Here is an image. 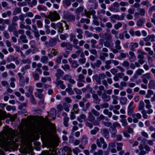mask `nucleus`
<instances>
[{
    "label": "nucleus",
    "mask_w": 155,
    "mask_h": 155,
    "mask_svg": "<svg viewBox=\"0 0 155 155\" xmlns=\"http://www.w3.org/2000/svg\"><path fill=\"white\" fill-rule=\"evenodd\" d=\"M132 117L133 118V121L134 123H137L138 122V119L141 118V116L139 113H134L132 114Z\"/></svg>",
    "instance_id": "obj_6"
},
{
    "label": "nucleus",
    "mask_w": 155,
    "mask_h": 155,
    "mask_svg": "<svg viewBox=\"0 0 155 155\" xmlns=\"http://www.w3.org/2000/svg\"><path fill=\"white\" fill-rule=\"evenodd\" d=\"M19 85L21 87H23L24 86L25 84V81L24 77L19 79Z\"/></svg>",
    "instance_id": "obj_62"
},
{
    "label": "nucleus",
    "mask_w": 155,
    "mask_h": 155,
    "mask_svg": "<svg viewBox=\"0 0 155 155\" xmlns=\"http://www.w3.org/2000/svg\"><path fill=\"white\" fill-rule=\"evenodd\" d=\"M139 14L141 16H144L145 14V10L144 8H139L137 9Z\"/></svg>",
    "instance_id": "obj_44"
},
{
    "label": "nucleus",
    "mask_w": 155,
    "mask_h": 155,
    "mask_svg": "<svg viewBox=\"0 0 155 155\" xmlns=\"http://www.w3.org/2000/svg\"><path fill=\"white\" fill-rule=\"evenodd\" d=\"M101 98L104 101L107 102L110 101V97L105 93H104L101 95Z\"/></svg>",
    "instance_id": "obj_19"
},
{
    "label": "nucleus",
    "mask_w": 155,
    "mask_h": 155,
    "mask_svg": "<svg viewBox=\"0 0 155 155\" xmlns=\"http://www.w3.org/2000/svg\"><path fill=\"white\" fill-rule=\"evenodd\" d=\"M84 7H79L75 11V12L76 14L78 15L79 13L82 12L84 10Z\"/></svg>",
    "instance_id": "obj_60"
},
{
    "label": "nucleus",
    "mask_w": 155,
    "mask_h": 155,
    "mask_svg": "<svg viewBox=\"0 0 155 155\" xmlns=\"http://www.w3.org/2000/svg\"><path fill=\"white\" fill-rule=\"evenodd\" d=\"M76 31L78 33L77 37L78 39H81L83 38L82 34L83 32L80 29L77 28L76 29Z\"/></svg>",
    "instance_id": "obj_22"
},
{
    "label": "nucleus",
    "mask_w": 155,
    "mask_h": 155,
    "mask_svg": "<svg viewBox=\"0 0 155 155\" xmlns=\"http://www.w3.org/2000/svg\"><path fill=\"white\" fill-rule=\"evenodd\" d=\"M35 95L36 97H38L40 99L44 98V97L42 94L35 93Z\"/></svg>",
    "instance_id": "obj_61"
},
{
    "label": "nucleus",
    "mask_w": 155,
    "mask_h": 155,
    "mask_svg": "<svg viewBox=\"0 0 155 155\" xmlns=\"http://www.w3.org/2000/svg\"><path fill=\"white\" fill-rule=\"evenodd\" d=\"M94 78L96 82H97L98 84H101V79L98 76L95 75L94 77Z\"/></svg>",
    "instance_id": "obj_59"
},
{
    "label": "nucleus",
    "mask_w": 155,
    "mask_h": 155,
    "mask_svg": "<svg viewBox=\"0 0 155 155\" xmlns=\"http://www.w3.org/2000/svg\"><path fill=\"white\" fill-rule=\"evenodd\" d=\"M21 12V9L19 8H15L13 13V15H15Z\"/></svg>",
    "instance_id": "obj_43"
},
{
    "label": "nucleus",
    "mask_w": 155,
    "mask_h": 155,
    "mask_svg": "<svg viewBox=\"0 0 155 155\" xmlns=\"http://www.w3.org/2000/svg\"><path fill=\"white\" fill-rule=\"evenodd\" d=\"M55 84L57 85H60V87L62 89H64L65 88L66 86L64 84V82L60 80H57L54 82Z\"/></svg>",
    "instance_id": "obj_11"
},
{
    "label": "nucleus",
    "mask_w": 155,
    "mask_h": 155,
    "mask_svg": "<svg viewBox=\"0 0 155 155\" xmlns=\"http://www.w3.org/2000/svg\"><path fill=\"white\" fill-rule=\"evenodd\" d=\"M138 46V44L136 42L131 43L129 46V48L131 50H134L135 48H137Z\"/></svg>",
    "instance_id": "obj_25"
},
{
    "label": "nucleus",
    "mask_w": 155,
    "mask_h": 155,
    "mask_svg": "<svg viewBox=\"0 0 155 155\" xmlns=\"http://www.w3.org/2000/svg\"><path fill=\"white\" fill-rule=\"evenodd\" d=\"M144 102L146 104L145 107L146 108H150L152 106L150 104V102L149 100L145 99Z\"/></svg>",
    "instance_id": "obj_37"
},
{
    "label": "nucleus",
    "mask_w": 155,
    "mask_h": 155,
    "mask_svg": "<svg viewBox=\"0 0 155 155\" xmlns=\"http://www.w3.org/2000/svg\"><path fill=\"white\" fill-rule=\"evenodd\" d=\"M87 137L85 136H83L82 140L81 143L85 145L87 143Z\"/></svg>",
    "instance_id": "obj_49"
},
{
    "label": "nucleus",
    "mask_w": 155,
    "mask_h": 155,
    "mask_svg": "<svg viewBox=\"0 0 155 155\" xmlns=\"http://www.w3.org/2000/svg\"><path fill=\"white\" fill-rule=\"evenodd\" d=\"M64 17L68 21L70 22L74 21L75 19L74 16L71 14L64 15Z\"/></svg>",
    "instance_id": "obj_5"
},
{
    "label": "nucleus",
    "mask_w": 155,
    "mask_h": 155,
    "mask_svg": "<svg viewBox=\"0 0 155 155\" xmlns=\"http://www.w3.org/2000/svg\"><path fill=\"white\" fill-rule=\"evenodd\" d=\"M16 58L13 55H10L7 58L6 60L8 62H10L11 61H15Z\"/></svg>",
    "instance_id": "obj_53"
},
{
    "label": "nucleus",
    "mask_w": 155,
    "mask_h": 155,
    "mask_svg": "<svg viewBox=\"0 0 155 155\" xmlns=\"http://www.w3.org/2000/svg\"><path fill=\"white\" fill-rule=\"evenodd\" d=\"M49 18L52 21H54L60 18L59 15L56 12H54L50 13L49 16Z\"/></svg>",
    "instance_id": "obj_3"
},
{
    "label": "nucleus",
    "mask_w": 155,
    "mask_h": 155,
    "mask_svg": "<svg viewBox=\"0 0 155 155\" xmlns=\"http://www.w3.org/2000/svg\"><path fill=\"white\" fill-rule=\"evenodd\" d=\"M137 52L138 54L137 58L138 62L141 64H143L145 62V58L144 55L146 54V53L142 51L140 49H138Z\"/></svg>",
    "instance_id": "obj_2"
},
{
    "label": "nucleus",
    "mask_w": 155,
    "mask_h": 155,
    "mask_svg": "<svg viewBox=\"0 0 155 155\" xmlns=\"http://www.w3.org/2000/svg\"><path fill=\"white\" fill-rule=\"evenodd\" d=\"M6 68L8 69H10L11 68L13 69H14L15 68L16 66L14 64L11 63L8 64L6 66Z\"/></svg>",
    "instance_id": "obj_54"
},
{
    "label": "nucleus",
    "mask_w": 155,
    "mask_h": 155,
    "mask_svg": "<svg viewBox=\"0 0 155 155\" xmlns=\"http://www.w3.org/2000/svg\"><path fill=\"white\" fill-rule=\"evenodd\" d=\"M104 87L102 85L98 87V90L97 91V94L99 96L101 95L102 93V91L104 90Z\"/></svg>",
    "instance_id": "obj_30"
},
{
    "label": "nucleus",
    "mask_w": 155,
    "mask_h": 155,
    "mask_svg": "<svg viewBox=\"0 0 155 155\" xmlns=\"http://www.w3.org/2000/svg\"><path fill=\"white\" fill-rule=\"evenodd\" d=\"M105 118V117L103 114H101L100 116L97 117V121H95L93 123V124L94 126H99V123L98 122L101 121V120H104Z\"/></svg>",
    "instance_id": "obj_7"
},
{
    "label": "nucleus",
    "mask_w": 155,
    "mask_h": 155,
    "mask_svg": "<svg viewBox=\"0 0 155 155\" xmlns=\"http://www.w3.org/2000/svg\"><path fill=\"white\" fill-rule=\"evenodd\" d=\"M111 97L113 99L112 104H117L118 103V101L117 100V97L114 95H112Z\"/></svg>",
    "instance_id": "obj_56"
},
{
    "label": "nucleus",
    "mask_w": 155,
    "mask_h": 155,
    "mask_svg": "<svg viewBox=\"0 0 155 155\" xmlns=\"http://www.w3.org/2000/svg\"><path fill=\"white\" fill-rule=\"evenodd\" d=\"M10 24L9 20L8 19H4L2 18H0V24L3 25L5 24Z\"/></svg>",
    "instance_id": "obj_29"
},
{
    "label": "nucleus",
    "mask_w": 155,
    "mask_h": 155,
    "mask_svg": "<svg viewBox=\"0 0 155 155\" xmlns=\"http://www.w3.org/2000/svg\"><path fill=\"white\" fill-rule=\"evenodd\" d=\"M144 103L143 101H140L139 105L138 107V109L139 110H145L144 109Z\"/></svg>",
    "instance_id": "obj_26"
},
{
    "label": "nucleus",
    "mask_w": 155,
    "mask_h": 155,
    "mask_svg": "<svg viewBox=\"0 0 155 155\" xmlns=\"http://www.w3.org/2000/svg\"><path fill=\"white\" fill-rule=\"evenodd\" d=\"M26 36L24 35H21L19 37V40L22 42L24 43H27L28 42V40L26 39Z\"/></svg>",
    "instance_id": "obj_35"
},
{
    "label": "nucleus",
    "mask_w": 155,
    "mask_h": 155,
    "mask_svg": "<svg viewBox=\"0 0 155 155\" xmlns=\"http://www.w3.org/2000/svg\"><path fill=\"white\" fill-rule=\"evenodd\" d=\"M104 36L105 40L112 41V36L111 34L109 32H106L104 34Z\"/></svg>",
    "instance_id": "obj_14"
},
{
    "label": "nucleus",
    "mask_w": 155,
    "mask_h": 155,
    "mask_svg": "<svg viewBox=\"0 0 155 155\" xmlns=\"http://www.w3.org/2000/svg\"><path fill=\"white\" fill-rule=\"evenodd\" d=\"M144 71L141 68H138L136 71V73L138 75H140L144 73Z\"/></svg>",
    "instance_id": "obj_63"
},
{
    "label": "nucleus",
    "mask_w": 155,
    "mask_h": 155,
    "mask_svg": "<svg viewBox=\"0 0 155 155\" xmlns=\"http://www.w3.org/2000/svg\"><path fill=\"white\" fill-rule=\"evenodd\" d=\"M138 148L139 150V155H145L147 153V152H146L143 150V147L140 145L138 147Z\"/></svg>",
    "instance_id": "obj_21"
},
{
    "label": "nucleus",
    "mask_w": 155,
    "mask_h": 155,
    "mask_svg": "<svg viewBox=\"0 0 155 155\" xmlns=\"http://www.w3.org/2000/svg\"><path fill=\"white\" fill-rule=\"evenodd\" d=\"M120 41L118 40H117L115 42V48L116 49L118 50H120L121 49V46L120 45Z\"/></svg>",
    "instance_id": "obj_36"
},
{
    "label": "nucleus",
    "mask_w": 155,
    "mask_h": 155,
    "mask_svg": "<svg viewBox=\"0 0 155 155\" xmlns=\"http://www.w3.org/2000/svg\"><path fill=\"white\" fill-rule=\"evenodd\" d=\"M110 41H106L104 42V46L107 47L109 48L113 46L114 44Z\"/></svg>",
    "instance_id": "obj_28"
},
{
    "label": "nucleus",
    "mask_w": 155,
    "mask_h": 155,
    "mask_svg": "<svg viewBox=\"0 0 155 155\" xmlns=\"http://www.w3.org/2000/svg\"><path fill=\"white\" fill-rule=\"evenodd\" d=\"M55 125L51 123L49 126L46 129L44 130L41 133V136L43 135L45 137H47L51 136L55 130Z\"/></svg>",
    "instance_id": "obj_1"
},
{
    "label": "nucleus",
    "mask_w": 155,
    "mask_h": 155,
    "mask_svg": "<svg viewBox=\"0 0 155 155\" xmlns=\"http://www.w3.org/2000/svg\"><path fill=\"white\" fill-rule=\"evenodd\" d=\"M113 5L114 7V11L116 12H119L120 9L119 8V4L117 2H114L113 4Z\"/></svg>",
    "instance_id": "obj_34"
},
{
    "label": "nucleus",
    "mask_w": 155,
    "mask_h": 155,
    "mask_svg": "<svg viewBox=\"0 0 155 155\" xmlns=\"http://www.w3.org/2000/svg\"><path fill=\"white\" fill-rule=\"evenodd\" d=\"M121 65L123 67L128 68L130 65V63L128 61H124Z\"/></svg>",
    "instance_id": "obj_58"
},
{
    "label": "nucleus",
    "mask_w": 155,
    "mask_h": 155,
    "mask_svg": "<svg viewBox=\"0 0 155 155\" xmlns=\"http://www.w3.org/2000/svg\"><path fill=\"white\" fill-rule=\"evenodd\" d=\"M92 96L93 98L94 101L96 103H99L100 100L98 98L97 95L94 94H93Z\"/></svg>",
    "instance_id": "obj_32"
},
{
    "label": "nucleus",
    "mask_w": 155,
    "mask_h": 155,
    "mask_svg": "<svg viewBox=\"0 0 155 155\" xmlns=\"http://www.w3.org/2000/svg\"><path fill=\"white\" fill-rule=\"evenodd\" d=\"M110 131L112 137H114L115 136V134L117 132L116 129L112 127H110Z\"/></svg>",
    "instance_id": "obj_23"
},
{
    "label": "nucleus",
    "mask_w": 155,
    "mask_h": 155,
    "mask_svg": "<svg viewBox=\"0 0 155 155\" xmlns=\"http://www.w3.org/2000/svg\"><path fill=\"white\" fill-rule=\"evenodd\" d=\"M95 119V117L91 113L89 112L88 114V120L91 122H93V123L95 121H94V120Z\"/></svg>",
    "instance_id": "obj_24"
},
{
    "label": "nucleus",
    "mask_w": 155,
    "mask_h": 155,
    "mask_svg": "<svg viewBox=\"0 0 155 155\" xmlns=\"http://www.w3.org/2000/svg\"><path fill=\"white\" fill-rule=\"evenodd\" d=\"M51 154H50V153H48L47 152H44V153L42 154V155H55L56 153V151L54 149L52 150V151L51 152Z\"/></svg>",
    "instance_id": "obj_64"
},
{
    "label": "nucleus",
    "mask_w": 155,
    "mask_h": 155,
    "mask_svg": "<svg viewBox=\"0 0 155 155\" xmlns=\"http://www.w3.org/2000/svg\"><path fill=\"white\" fill-rule=\"evenodd\" d=\"M56 29H58V32L60 33H61L64 31V27L61 22H59L56 24Z\"/></svg>",
    "instance_id": "obj_9"
},
{
    "label": "nucleus",
    "mask_w": 155,
    "mask_h": 155,
    "mask_svg": "<svg viewBox=\"0 0 155 155\" xmlns=\"http://www.w3.org/2000/svg\"><path fill=\"white\" fill-rule=\"evenodd\" d=\"M57 53L58 52L56 50L52 49L51 51V54H49L48 55L50 57L52 58L53 56L56 55Z\"/></svg>",
    "instance_id": "obj_39"
},
{
    "label": "nucleus",
    "mask_w": 155,
    "mask_h": 155,
    "mask_svg": "<svg viewBox=\"0 0 155 155\" xmlns=\"http://www.w3.org/2000/svg\"><path fill=\"white\" fill-rule=\"evenodd\" d=\"M89 112L95 116H98L100 115V113L94 109H92Z\"/></svg>",
    "instance_id": "obj_50"
},
{
    "label": "nucleus",
    "mask_w": 155,
    "mask_h": 155,
    "mask_svg": "<svg viewBox=\"0 0 155 155\" xmlns=\"http://www.w3.org/2000/svg\"><path fill=\"white\" fill-rule=\"evenodd\" d=\"M72 78L71 75L69 74H65L62 77V79L64 80L69 81L71 78Z\"/></svg>",
    "instance_id": "obj_42"
},
{
    "label": "nucleus",
    "mask_w": 155,
    "mask_h": 155,
    "mask_svg": "<svg viewBox=\"0 0 155 155\" xmlns=\"http://www.w3.org/2000/svg\"><path fill=\"white\" fill-rule=\"evenodd\" d=\"M12 14L10 11H8L2 14V16L4 18L7 17V16H10Z\"/></svg>",
    "instance_id": "obj_46"
},
{
    "label": "nucleus",
    "mask_w": 155,
    "mask_h": 155,
    "mask_svg": "<svg viewBox=\"0 0 155 155\" xmlns=\"http://www.w3.org/2000/svg\"><path fill=\"white\" fill-rule=\"evenodd\" d=\"M88 2L90 3H94V8L95 9L97 8L98 6V4L96 0H88Z\"/></svg>",
    "instance_id": "obj_57"
},
{
    "label": "nucleus",
    "mask_w": 155,
    "mask_h": 155,
    "mask_svg": "<svg viewBox=\"0 0 155 155\" xmlns=\"http://www.w3.org/2000/svg\"><path fill=\"white\" fill-rule=\"evenodd\" d=\"M111 63V60L106 61L105 62V68L107 69H110L111 68L110 65Z\"/></svg>",
    "instance_id": "obj_27"
},
{
    "label": "nucleus",
    "mask_w": 155,
    "mask_h": 155,
    "mask_svg": "<svg viewBox=\"0 0 155 155\" xmlns=\"http://www.w3.org/2000/svg\"><path fill=\"white\" fill-rule=\"evenodd\" d=\"M68 61L72 68H76L79 65L77 63L76 61L73 60L71 58H69L68 59Z\"/></svg>",
    "instance_id": "obj_8"
},
{
    "label": "nucleus",
    "mask_w": 155,
    "mask_h": 155,
    "mask_svg": "<svg viewBox=\"0 0 155 155\" xmlns=\"http://www.w3.org/2000/svg\"><path fill=\"white\" fill-rule=\"evenodd\" d=\"M68 87L66 89V91L69 94L72 95L74 94V92L73 91L72 87V85L68 83L67 84Z\"/></svg>",
    "instance_id": "obj_13"
},
{
    "label": "nucleus",
    "mask_w": 155,
    "mask_h": 155,
    "mask_svg": "<svg viewBox=\"0 0 155 155\" xmlns=\"http://www.w3.org/2000/svg\"><path fill=\"white\" fill-rule=\"evenodd\" d=\"M153 94V91L149 90L147 91V93L145 96V97L147 98H150Z\"/></svg>",
    "instance_id": "obj_45"
},
{
    "label": "nucleus",
    "mask_w": 155,
    "mask_h": 155,
    "mask_svg": "<svg viewBox=\"0 0 155 155\" xmlns=\"http://www.w3.org/2000/svg\"><path fill=\"white\" fill-rule=\"evenodd\" d=\"M64 74V71L59 69H58L57 70V72L55 74V76L56 77V80H60V78L62 77Z\"/></svg>",
    "instance_id": "obj_10"
},
{
    "label": "nucleus",
    "mask_w": 155,
    "mask_h": 155,
    "mask_svg": "<svg viewBox=\"0 0 155 155\" xmlns=\"http://www.w3.org/2000/svg\"><path fill=\"white\" fill-rule=\"evenodd\" d=\"M69 104H67L66 103H64L63 105V107L64 110L66 112H68L69 111V107H70Z\"/></svg>",
    "instance_id": "obj_47"
},
{
    "label": "nucleus",
    "mask_w": 155,
    "mask_h": 155,
    "mask_svg": "<svg viewBox=\"0 0 155 155\" xmlns=\"http://www.w3.org/2000/svg\"><path fill=\"white\" fill-rule=\"evenodd\" d=\"M148 86L150 88L155 89V81L151 80L149 83Z\"/></svg>",
    "instance_id": "obj_33"
},
{
    "label": "nucleus",
    "mask_w": 155,
    "mask_h": 155,
    "mask_svg": "<svg viewBox=\"0 0 155 155\" xmlns=\"http://www.w3.org/2000/svg\"><path fill=\"white\" fill-rule=\"evenodd\" d=\"M103 113L104 114L108 115L109 117H110L112 115V112L109 111L107 109H104L103 110Z\"/></svg>",
    "instance_id": "obj_48"
},
{
    "label": "nucleus",
    "mask_w": 155,
    "mask_h": 155,
    "mask_svg": "<svg viewBox=\"0 0 155 155\" xmlns=\"http://www.w3.org/2000/svg\"><path fill=\"white\" fill-rule=\"evenodd\" d=\"M99 130V129L97 127H95L94 129L91 130L90 132L91 134L95 135Z\"/></svg>",
    "instance_id": "obj_40"
},
{
    "label": "nucleus",
    "mask_w": 155,
    "mask_h": 155,
    "mask_svg": "<svg viewBox=\"0 0 155 155\" xmlns=\"http://www.w3.org/2000/svg\"><path fill=\"white\" fill-rule=\"evenodd\" d=\"M18 20V16H15L13 17L12 20V25H16L17 24L16 22Z\"/></svg>",
    "instance_id": "obj_41"
},
{
    "label": "nucleus",
    "mask_w": 155,
    "mask_h": 155,
    "mask_svg": "<svg viewBox=\"0 0 155 155\" xmlns=\"http://www.w3.org/2000/svg\"><path fill=\"white\" fill-rule=\"evenodd\" d=\"M56 110L54 108L51 109L50 111V114L49 115V117H51L53 119H54L56 116Z\"/></svg>",
    "instance_id": "obj_15"
},
{
    "label": "nucleus",
    "mask_w": 155,
    "mask_h": 155,
    "mask_svg": "<svg viewBox=\"0 0 155 155\" xmlns=\"http://www.w3.org/2000/svg\"><path fill=\"white\" fill-rule=\"evenodd\" d=\"M141 113L142 114L143 117L144 119H147L148 117V116L147 114V111L146 110H143L141 111Z\"/></svg>",
    "instance_id": "obj_51"
},
{
    "label": "nucleus",
    "mask_w": 155,
    "mask_h": 155,
    "mask_svg": "<svg viewBox=\"0 0 155 155\" xmlns=\"http://www.w3.org/2000/svg\"><path fill=\"white\" fill-rule=\"evenodd\" d=\"M145 21V20L143 18L138 20L136 23L137 26L138 27H142Z\"/></svg>",
    "instance_id": "obj_20"
},
{
    "label": "nucleus",
    "mask_w": 155,
    "mask_h": 155,
    "mask_svg": "<svg viewBox=\"0 0 155 155\" xmlns=\"http://www.w3.org/2000/svg\"><path fill=\"white\" fill-rule=\"evenodd\" d=\"M104 140L102 137H100L99 138H97L96 140V143L97 146L100 147H101L102 144L104 143Z\"/></svg>",
    "instance_id": "obj_12"
},
{
    "label": "nucleus",
    "mask_w": 155,
    "mask_h": 155,
    "mask_svg": "<svg viewBox=\"0 0 155 155\" xmlns=\"http://www.w3.org/2000/svg\"><path fill=\"white\" fill-rule=\"evenodd\" d=\"M86 117V116L84 114H80L77 118V120L80 123H82Z\"/></svg>",
    "instance_id": "obj_17"
},
{
    "label": "nucleus",
    "mask_w": 155,
    "mask_h": 155,
    "mask_svg": "<svg viewBox=\"0 0 155 155\" xmlns=\"http://www.w3.org/2000/svg\"><path fill=\"white\" fill-rule=\"evenodd\" d=\"M141 78L146 79H151L150 74L149 73H147L144 74L141 76Z\"/></svg>",
    "instance_id": "obj_55"
},
{
    "label": "nucleus",
    "mask_w": 155,
    "mask_h": 155,
    "mask_svg": "<svg viewBox=\"0 0 155 155\" xmlns=\"http://www.w3.org/2000/svg\"><path fill=\"white\" fill-rule=\"evenodd\" d=\"M64 6L68 7L71 5V3L69 0H64L63 1Z\"/></svg>",
    "instance_id": "obj_38"
},
{
    "label": "nucleus",
    "mask_w": 155,
    "mask_h": 155,
    "mask_svg": "<svg viewBox=\"0 0 155 155\" xmlns=\"http://www.w3.org/2000/svg\"><path fill=\"white\" fill-rule=\"evenodd\" d=\"M127 100L126 97H121L120 99V103L122 105H125L127 104Z\"/></svg>",
    "instance_id": "obj_31"
},
{
    "label": "nucleus",
    "mask_w": 155,
    "mask_h": 155,
    "mask_svg": "<svg viewBox=\"0 0 155 155\" xmlns=\"http://www.w3.org/2000/svg\"><path fill=\"white\" fill-rule=\"evenodd\" d=\"M57 39L55 38H51L49 41V45L51 47L57 44Z\"/></svg>",
    "instance_id": "obj_16"
},
{
    "label": "nucleus",
    "mask_w": 155,
    "mask_h": 155,
    "mask_svg": "<svg viewBox=\"0 0 155 155\" xmlns=\"http://www.w3.org/2000/svg\"><path fill=\"white\" fill-rule=\"evenodd\" d=\"M48 58L47 56H44L41 57V61L42 63H47Z\"/></svg>",
    "instance_id": "obj_52"
},
{
    "label": "nucleus",
    "mask_w": 155,
    "mask_h": 155,
    "mask_svg": "<svg viewBox=\"0 0 155 155\" xmlns=\"http://www.w3.org/2000/svg\"><path fill=\"white\" fill-rule=\"evenodd\" d=\"M101 133L102 136L106 139H108L110 137L109 133L106 129L102 128L101 130Z\"/></svg>",
    "instance_id": "obj_4"
},
{
    "label": "nucleus",
    "mask_w": 155,
    "mask_h": 155,
    "mask_svg": "<svg viewBox=\"0 0 155 155\" xmlns=\"http://www.w3.org/2000/svg\"><path fill=\"white\" fill-rule=\"evenodd\" d=\"M102 62L100 60H97L94 64H91V65L92 67L95 69V67H99L101 64Z\"/></svg>",
    "instance_id": "obj_18"
}]
</instances>
